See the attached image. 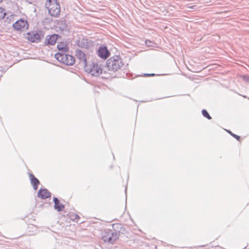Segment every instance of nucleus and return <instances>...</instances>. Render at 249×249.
Listing matches in <instances>:
<instances>
[{
	"label": "nucleus",
	"instance_id": "1",
	"mask_svg": "<svg viewBox=\"0 0 249 249\" xmlns=\"http://www.w3.org/2000/svg\"><path fill=\"white\" fill-rule=\"evenodd\" d=\"M123 63L119 56L115 55L110 57L107 61V67L109 71L115 72L123 66Z\"/></svg>",
	"mask_w": 249,
	"mask_h": 249
},
{
	"label": "nucleus",
	"instance_id": "2",
	"mask_svg": "<svg viewBox=\"0 0 249 249\" xmlns=\"http://www.w3.org/2000/svg\"><path fill=\"white\" fill-rule=\"evenodd\" d=\"M45 5L48 10L49 14L51 16L56 17L59 15L60 6L56 0H47Z\"/></svg>",
	"mask_w": 249,
	"mask_h": 249
},
{
	"label": "nucleus",
	"instance_id": "3",
	"mask_svg": "<svg viewBox=\"0 0 249 249\" xmlns=\"http://www.w3.org/2000/svg\"><path fill=\"white\" fill-rule=\"evenodd\" d=\"M102 239L104 242L114 244L119 238L120 233L117 231H112L111 230L103 231L102 233Z\"/></svg>",
	"mask_w": 249,
	"mask_h": 249
},
{
	"label": "nucleus",
	"instance_id": "4",
	"mask_svg": "<svg viewBox=\"0 0 249 249\" xmlns=\"http://www.w3.org/2000/svg\"><path fill=\"white\" fill-rule=\"evenodd\" d=\"M55 58L60 62L63 63L66 65L71 66L75 62L74 57L68 54L60 53H56L55 54Z\"/></svg>",
	"mask_w": 249,
	"mask_h": 249
},
{
	"label": "nucleus",
	"instance_id": "5",
	"mask_svg": "<svg viewBox=\"0 0 249 249\" xmlns=\"http://www.w3.org/2000/svg\"><path fill=\"white\" fill-rule=\"evenodd\" d=\"M86 71L92 76H98L102 72V70L98 64L92 63L91 64H85Z\"/></svg>",
	"mask_w": 249,
	"mask_h": 249
},
{
	"label": "nucleus",
	"instance_id": "6",
	"mask_svg": "<svg viewBox=\"0 0 249 249\" xmlns=\"http://www.w3.org/2000/svg\"><path fill=\"white\" fill-rule=\"evenodd\" d=\"M43 37L44 33L41 31L28 33L27 36L28 39L32 42H38Z\"/></svg>",
	"mask_w": 249,
	"mask_h": 249
},
{
	"label": "nucleus",
	"instance_id": "7",
	"mask_svg": "<svg viewBox=\"0 0 249 249\" xmlns=\"http://www.w3.org/2000/svg\"><path fill=\"white\" fill-rule=\"evenodd\" d=\"M13 28L17 31H24L28 28L27 21L23 18L17 20L13 24Z\"/></svg>",
	"mask_w": 249,
	"mask_h": 249
},
{
	"label": "nucleus",
	"instance_id": "8",
	"mask_svg": "<svg viewBox=\"0 0 249 249\" xmlns=\"http://www.w3.org/2000/svg\"><path fill=\"white\" fill-rule=\"evenodd\" d=\"M97 54L100 58L106 59L110 55V52L106 46H100L97 51Z\"/></svg>",
	"mask_w": 249,
	"mask_h": 249
},
{
	"label": "nucleus",
	"instance_id": "9",
	"mask_svg": "<svg viewBox=\"0 0 249 249\" xmlns=\"http://www.w3.org/2000/svg\"><path fill=\"white\" fill-rule=\"evenodd\" d=\"M60 37V36L57 34L48 35L45 37V44L46 45H53Z\"/></svg>",
	"mask_w": 249,
	"mask_h": 249
},
{
	"label": "nucleus",
	"instance_id": "10",
	"mask_svg": "<svg viewBox=\"0 0 249 249\" xmlns=\"http://www.w3.org/2000/svg\"><path fill=\"white\" fill-rule=\"evenodd\" d=\"M57 48L58 50L57 53H60L61 54L67 53L69 50L68 44L66 42H58Z\"/></svg>",
	"mask_w": 249,
	"mask_h": 249
},
{
	"label": "nucleus",
	"instance_id": "11",
	"mask_svg": "<svg viewBox=\"0 0 249 249\" xmlns=\"http://www.w3.org/2000/svg\"><path fill=\"white\" fill-rule=\"evenodd\" d=\"M37 196L44 199L51 197V193L46 189H40L37 193Z\"/></svg>",
	"mask_w": 249,
	"mask_h": 249
},
{
	"label": "nucleus",
	"instance_id": "12",
	"mask_svg": "<svg viewBox=\"0 0 249 249\" xmlns=\"http://www.w3.org/2000/svg\"><path fill=\"white\" fill-rule=\"evenodd\" d=\"M29 177L31 184L32 185L34 189L35 190H36L38 188V185L40 183L39 180L36 178L32 174H29Z\"/></svg>",
	"mask_w": 249,
	"mask_h": 249
},
{
	"label": "nucleus",
	"instance_id": "13",
	"mask_svg": "<svg viewBox=\"0 0 249 249\" xmlns=\"http://www.w3.org/2000/svg\"><path fill=\"white\" fill-rule=\"evenodd\" d=\"M53 200L54 203V209L57 210L58 212L62 211V210L64 208V205L60 204L59 203V200L56 197H53Z\"/></svg>",
	"mask_w": 249,
	"mask_h": 249
},
{
	"label": "nucleus",
	"instance_id": "14",
	"mask_svg": "<svg viewBox=\"0 0 249 249\" xmlns=\"http://www.w3.org/2000/svg\"><path fill=\"white\" fill-rule=\"evenodd\" d=\"M76 44L80 47L87 48L89 46L87 40L85 38L79 39L76 41Z\"/></svg>",
	"mask_w": 249,
	"mask_h": 249
},
{
	"label": "nucleus",
	"instance_id": "15",
	"mask_svg": "<svg viewBox=\"0 0 249 249\" xmlns=\"http://www.w3.org/2000/svg\"><path fill=\"white\" fill-rule=\"evenodd\" d=\"M76 55L81 62L86 64V58L85 53L81 51H77Z\"/></svg>",
	"mask_w": 249,
	"mask_h": 249
},
{
	"label": "nucleus",
	"instance_id": "16",
	"mask_svg": "<svg viewBox=\"0 0 249 249\" xmlns=\"http://www.w3.org/2000/svg\"><path fill=\"white\" fill-rule=\"evenodd\" d=\"M6 16L5 10L0 7V20L2 19Z\"/></svg>",
	"mask_w": 249,
	"mask_h": 249
},
{
	"label": "nucleus",
	"instance_id": "17",
	"mask_svg": "<svg viewBox=\"0 0 249 249\" xmlns=\"http://www.w3.org/2000/svg\"><path fill=\"white\" fill-rule=\"evenodd\" d=\"M202 114L204 117L207 118L208 119L211 120L212 119V117L206 109H203L202 110Z\"/></svg>",
	"mask_w": 249,
	"mask_h": 249
},
{
	"label": "nucleus",
	"instance_id": "18",
	"mask_svg": "<svg viewBox=\"0 0 249 249\" xmlns=\"http://www.w3.org/2000/svg\"><path fill=\"white\" fill-rule=\"evenodd\" d=\"M145 44L148 47H154L155 44L149 40H146L145 42Z\"/></svg>",
	"mask_w": 249,
	"mask_h": 249
},
{
	"label": "nucleus",
	"instance_id": "19",
	"mask_svg": "<svg viewBox=\"0 0 249 249\" xmlns=\"http://www.w3.org/2000/svg\"><path fill=\"white\" fill-rule=\"evenodd\" d=\"M229 133H230L232 137L235 138L237 141H240V137L236 135L233 133H232L231 131L228 130L227 131Z\"/></svg>",
	"mask_w": 249,
	"mask_h": 249
},
{
	"label": "nucleus",
	"instance_id": "20",
	"mask_svg": "<svg viewBox=\"0 0 249 249\" xmlns=\"http://www.w3.org/2000/svg\"><path fill=\"white\" fill-rule=\"evenodd\" d=\"M145 76H153L155 75V74L154 73H145L144 74Z\"/></svg>",
	"mask_w": 249,
	"mask_h": 249
},
{
	"label": "nucleus",
	"instance_id": "21",
	"mask_svg": "<svg viewBox=\"0 0 249 249\" xmlns=\"http://www.w3.org/2000/svg\"><path fill=\"white\" fill-rule=\"evenodd\" d=\"M80 218V217L79 215H77V214H75L74 215V220H78Z\"/></svg>",
	"mask_w": 249,
	"mask_h": 249
},
{
	"label": "nucleus",
	"instance_id": "22",
	"mask_svg": "<svg viewBox=\"0 0 249 249\" xmlns=\"http://www.w3.org/2000/svg\"><path fill=\"white\" fill-rule=\"evenodd\" d=\"M196 6L195 5H193V6H189V8H191V9H196Z\"/></svg>",
	"mask_w": 249,
	"mask_h": 249
},
{
	"label": "nucleus",
	"instance_id": "23",
	"mask_svg": "<svg viewBox=\"0 0 249 249\" xmlns=\"http://www.w3.org/2000/svg\"><path fill=\"white\" fill-rule=\"evenodd\" d=\"M2 1V0H0V2Z\"/></svg>",
	"mask_w": 249,
	"mask_h": 249
}]
</instances>
